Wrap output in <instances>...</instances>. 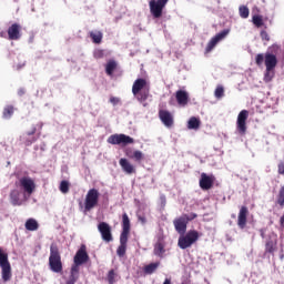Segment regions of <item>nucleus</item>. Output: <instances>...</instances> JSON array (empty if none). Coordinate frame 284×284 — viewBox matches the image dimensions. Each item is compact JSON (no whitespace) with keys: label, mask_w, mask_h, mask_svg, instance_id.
I'll return each mask as SVG.
<instances>
[{"label":"nucleus","mask_w":284,"mask_h":284,"mask_svg":"<svg viewBox=\"0 0 284 284\" xmlns=\"http://www.w3.org/2000/svg\"><path fill=\"white\" fill-rule=\"evenodd\" d=\"M34 141H37V139H32V141H29V142H27V145H32V143H34Z\"/></svg>","instance_id":"49"},{"label":"nucleus","mask_w":284,"mask_h":284,"mask_svg":"<svg viewBox=\"0 0 284 284\" xmlns=\"http://www.w3.org/2000/svg\"><path fill=\"white\" fill-rule=\"evenodd\" d=\"M126 250H128V237L120 236V245L116 250L118 256L120 257L125 256Z\"/></svg>","instance_id":"23"},{"label":"nucleus","mask_w":284,"mask_h":284,"mask_svg":"<svg viewBox=\"0 0 284 284\" xmlns=\"http://www.w3.org/2000/svg\"><path fill=\"white\" fill-rule=\"evenodd\" d=\"M89 258L87 247L82 244L73 257L74 265H83V263H88Z\"/></svg>","instance_id":"11"},{"label":"nucleus","mask_w":284,"mask_h":284,"mask_svg":"<svg viewBox=\"0 0 284 284\" xmlns=\"http://www.w3.org/2000/svg\"><path fill=\"white\" fill-rule=\"evenodd\" d=\"M274 79V70H265V74H264V81L266 83H270V81H272Z\"/></svg>","instance_id":"33"},{"label":"nucleus","mask_w":284,"mask_h":284,"mask_svg":"<svg viewBox=\"0 0 284 284\" xmlns=\"http://www.w3.org/2000/svg\"><path fill=\"white\" fill-rule=\"evenodd\" d=\"M253 23L257 27L263 26V18H261L260 16H254L253 17Z\"/></svg>","instance_id":"41"},{"label":"nucleus","mask_w":284,"mask_h":284,"mask_svg":"<svg viewBox=\"0 0 284 284\" xmlns=\"http://www.w3.org/2000/svg\"><path fill=\"white\" fill-rule=\"evenodd\" d=\"M263 61L265 62V54L263 55V53H258L255 57V63L256 65H263Z\"/></svg>","instance_id":"39"},{"label":"nucleus","mask_w":284,"mask_h":284,"mask_svg":"<svg viewBox=\"0 0 284 284\" xmlns=\"http://www.w3.org/2000/svg\"><path fill=\"white\" fill-rule=\"evenodd\" d=\"M239 10H240V17L242 19H247V17H250V9L247 7L241 6Z\"/></svg>","instance_id":"30"},{"label":"nucleus","mask_w":284,"mask_h":284,"mask_svg":"<svg viewBox=\"0 0 284 284\" xmlns=\"http://www.w3.org/2000/svg\"><path fill=\"white\" fill-rule=\"evenodd\" d=\"M197 241L199 233L196 231H189L185 235L179 237L178 245L181 250H187V247H192Z\"/></svg>","instance_id":"3"},{"label":"nucleus","mask_w":284,"mask_h":284,"mask_svg":"<svg viewBox=\"0 0 284 284\" xmlns=\"http://www.w3.org/2000/svg\"><path fill=\"white\" fill-rule=\"evenodd\" d=\"M201 128V120L199 118L192 116L187 122L189 130H199Z\"/></svg>","instance_id":"24"},{"label":"nucleus","mask_w":284,"mask_h":284,"mask_svg":"<svg viewBox=\"0 0 284 284\" xmlns=\"http://www.w3.org/2000/svg\"><path fill=\"white\" fill-rule=\"evenodd\" d=\"M138 219H139L140 223H142V225H145V223H148V220L145 219V216L140 215Z\"/></svg>","instance_id":"45"},{"label":"nucleus","mask_w":284,"mask_h":284,"mask_svg":"<svg viewBox=\"0 0 284 284\" xmlns=\"http://www.w3.org/2000/svg\"><path fill=\"white\" fill-rule=\"evenodd\" d=\"M60 192H62V194H68V192H70V183L68 181H62L60 183Z\"/></svg>","instance_id":"32"},{"label":"nucleus","mask_w":284,"mask_h":284,"mask_svg":"<svg viewBox=\"0 0 284 284\" xmlns=\"http://www.w3.org/2000/svg\"><path fill=\"white\" fill-rule=\"evenodd\" d=\"M0 267L2 270V280L4 283H8V281L12 278V267L10 266V262L2 264Z\"/></svg>","instance_id":"21"},{"label":"nucleus","mask_w":284,"mask_h":284,"mask_svg":"<svg viewBox=\"0 0 284 284\" xmlns=\"http://www.w3.org/2000/svg\"><path fill=\"white\" fill-rule=\"evenodd\" d=\"M110 103H112V105H119L121 103V99H119L116 97H111Z\"/></svg>","instance_id":"43"},{"label":"nucleus","mask_w":284,"mask_h":284,"mask_svg":"<svg viewBox=\"0 0 284 284\" xmlns=\"http://www.w3.org/2000/svg\"><path fill=\"white\" fill-rule=\"evenodd\" d=\"M26 230L29 232H36V230H39V223L34 219H29L26 222Z\"/></svg>","instance_id":"25"},{"label":"nucleus","mask_w":284,"mask_h":284,"mask_svg":"<svg viewBox=\"0 0 284 284\" xmlns=\"http://www.w3.org/2000/svg\"><path fill=\"white\" fill-rule=\"evenodd\" d=\"M247 214H250L247 206H242L237 215V225L241 230H245V225H247Z\"/></svg>","instance_id":"15"},{"label":"nucleus","mask_w":284,"mask_h":284,"mask_svg":"<svg viewBox=\"0 0 284 284\" xmlns=\"http://www.w3.org/2000/svg\"><path fill=\"white\" fill-rule=\"evenodd\" d=\"M168 1L170 0H151L149 2L150 12L154 19H161L163 17V10L168 6Z\"/></svg>","instance_id":"4"},{"label":"nucleus","mask_w":284,"mask_h":284,"mask_svg":"<svg viewBox=\"0 0 284 284\" xmlns=\"http://www.w3.org/2000/svg\"><path fill=\"white\" fill-rule=\"evenodd\" d=\"M153 252L155 256L163 258V256H165V246L161 242H159L155 244Z\"/></svg>","instance_id":"26"},{"label":"nucleus","mask_w":284,"mask_h":284,"mask_svg":"<svg viewBox=\"0 0 284 284\" xmlns=\"http://www.w3.org/2000/svg\"><path fill=\"white\" fill-rule=\"evenodd\" d=\"M278 50H281V45L273 44V45L268 47L266 52H271V54H278Z\"/></svg>","instance_id":"38"},{"label":"nucleus","mask_w":284,"mask_h":284,"mask_svg":"<svg viewBox=\"0 0 284 284\" xmlns=\"http://www.w3.org/2000/svg\"><path fill=\"white\" fill-rule=\"evenodd\" d=\"M28 199L27 194L19 190H13L10 193V201L12 205H23Z\"/></svg>","instance_id":"12"},{"label":"nucleus","mask_w":284,"mask_h":284,"mask_svg":"<svg viewBox=\"0 0 284 284\" xmlns=\"http://www.w3.org/2000/svg\"><path fill=\"white\" fill-rule=\"evenodd\" d=\"M159 265H161L159 262L145 265L143 268L144 274H154L159 270Z\"/></svg>","instance_id":"27"},{"label":"nucleus","mask_w":284,"mask_h":284,"mask_svg":"<svg viewBox=\"0 0 284 284\" xmlns=\"http://www.w3.org/2000/svg\"><path fill=\"white\" fill-rule=\"evenodd\" d=\"M277 203L280 205H284V186H282L280 190V196H278Z\"/></svg>","instance_id":"42"},{"label":"nucleus","mask_w":284,"mask_h":284,"mask_svg":"<svg viewBox=\"0 0 284 284\" xmlns=\"http://www.w3.org/2000/svg\"><path fill=\"white\" fill-rule=\"evenodd\" d=\"M160 119L166 128H172V125L174 124V118L172 116L171 112L160 111Z\"/></svg>","instance_id":"19"},{"label":"nucleus","mask_w":284,"mask_h":284,"mask_svg":"<svg viewBox=\"0 0 284 284\" xmlns=\"http://www.w3.org/2000/svg\"><path fill=\"white\" fill-rule=\"evenodd\" d=\"M120 166L122 168L123 172H125V174H135L136 173V169L134 168V165H132V163H130V161L125 158L120 159L119 161Z\"/></svg>","instance_id":"18"},{"label":"nucleus","mask_w":284,"mask_h":284,"mask_svg":"<svg viewBox=\"0 0 284 284\" xmlns=\"http://www.w3.org/2000/svg\"><path fill=\"white\" fill-rule=\"evenodd\" d=\"M212 185H214V176L202 173L200 179V187L202 190H210Z\"/></svg>","instance_id":"16"},{"label":"nucleus","mask_w":284,"mask_h":284,"mask_svg":"<svg viewBox=\"0 0 284 284\" xmlns=\"http://www.w3.org/2000/svg\"><path fill=\"white\" fill-rule=\"evenodd\" d=\"M8 34L9 39L11 41H17L21 39V26L18 23H13L9 29H8Z\"/></svg>","instance_id":"17"},{"label":"nucleus","mask_w":284,"mask_h":284,"mask_svg":"<svg viewBox=\"0 0 284 284\" xmlns=\"http://www.w3.org/2000/svg\"><path fill=\"white\" fill-rule=\"evenodd\" d=\"M8 263H10V262L8 261V254L3 253V250L0 248V267H1L2 265L8 264Z\"/></svg>","instance_id":"35"},{"label":"nucleus","mask_w":284,"mask_h":284,"mask_svg":"<svg viewBox=\"0 0 284 284\" xmlns=\"http://www.w3.org/2000/svg\"><path fill=\"white\" fill-rule=\"evenodd\" d=\"M72 274H74V272H79V265L74 264L71 268Z\"/></svg>","instance_id":"48"},{"label":"nucleus","mask_w":284,"mask_h":284,"mask_svg":"<svg viewBox=\"0 0 284 284\" xmlns=\"http://www.w3.org/2000/svg\"><path fill=\"white\" fill-rule=\"evenodd\" d=\"M264 64L266 69L274 70L276 65H278V58H276V54H273L272 52H266L264 54Z\"/></svg>","instance_id":"14"},{"label":"nucleus","mask_w":284,"mask_h":284,"mask_svg":"<svg viewBox=\"0 0 284 284\" xmlns=\"http://www.w3.org/2000/svg\"><path fill=\"white\" fill-rule=\"evenodd\" d=\"M229 34H230V29H225L222 32L217 33L215 37H213L206 45V52H212V50L216 48V44L220 41H223V39H225V37H227Z\"/></svg>","instance_id":"10"},{"label":"nucleus","mask_w":284,"mask_h":284,"mask_svg":"<svg viewBox=\"0 0 284 284\" xmlns=\"http://www.w3.org/2000/svg\"><path fill=\"white\" fill-rule=\"evenodd\" d=\"M224 94H225V89H223V87H217L215 89V92H214L215 99H223Z\"/></svg>","instance_id":"34"},{"label":"nucleus","mask_w":284,"mask_h":284,"mask_svg":"<svg viewBox=\"0 0 284 284\" xmlns=\"http://www.w3.org/2000/svg\"><path fill=\"white\" fill-rule=\"evenodd\" d=\"M37 133V128H32L31 131L27 132L28 136H32V134Z\"/></svg>","instance_id":"46"},{"label":"nucleus","mask_w":284,"mask_h":284,"mask_svg":"<svg viewBox=\"0 0 284 284\" xmlns=\"http://www.w3.org/2000/svg\"><path fill=\"white\" fill-rule=\"evenodd\" d=\"M122 233L120 236L128 237L130 234V217L128 216V213H124L122 215Z\"/></svg>","instance_id":"22"},{"label":"nucleus","mask_w":284,"mask_h":284,"mask_svg":"<svg viewBox=\"0 0 284 284\" xmlns=\"http://www.w3.org/2000/svg\"><path fill=\"white\" fill-rule=\"evenodd\" d=\"M20 94H23V91H20Z\"/></svg>","instance_id":"52"},{"label":"nucleus","mask_w":284,"mask_h":284,"mask_svg":"<svg viewBox=\"0 0 284 284\" xmlns=\"http://www.w3.org/2000/svg\"><path fill=\"white\" fill-rule=\"evenodd\" d=\"M266 252H270V254L276 252V240L266 242Z\"/></svg>","instance_id":"29"},{"label":"nucleus","mask_w":284,"mask_h":284,"mask_svg":"<svg viewBox=\"0 0 284 284\" xmlns=\"http://www.w3.org/2000/svg\"><path fill=\"white\" fill-rule=\"evenodd\" d=\"M175 99H176L179 105L184 108V105H187V101L190 99V95L187 94L186 91L180 90V91H176Z\"/></svg>","instance_id":"20"},{"label":"nucleus","mask_w":284,"mask_h":284,"mask_svg":"<svg viewBox=\"0 0 284 284\" xmlns=\"http://www.w3.org/2000/svg\"><path fill=\"white\" fill-rule=\"evenodd\" d=\"M20 190L23 191V194H27L28 199L32 195V192H34V180L28 176L21 178L20 181Z\"/></svg>","instance_id":"8"},{"label":"nucleus","mask_w":284,"mask_h":284,"mask_svg":"<svg viewBox=\"0 0 284 284\" xmlns=\"http://www.w3.org/2000/svg\"><path fill=\"white\" fill-rule=\"evenodd\" d=\"M114 70H116V62L114 60H111L106 63L105 72L109 75H112Z\"/></svg>","instance_id":"28"},{"label":"nucleus","mask_w":284,"mask_h":284,"mask_svg":"<svg viewBox=\"0 0 284 284\" xmlns=\"http://www.w3.org/2000/svg\"><path fill=\"white\" fill-rule=\"evenodd\" d=\"M13 113H14V109L12 106H7L4 108L3 116L4 119H10Z\"/></svg>","instance_id":"36"},{"label":"nucleus","mask_w":284,"mask_h":284,"mask_svg":"<svg viewBox=\"0 0 284 284\" xmlns=\"http://www.w3.org/2000/svg\"><path fill=\"white\" fill-rule=\"evenodd\" d=\"M108 143L111 145H122V148H125V145H132V143H134V139L123 133L113 134L108 138Z\"/></svg>","instance_id":"5"},{"label":"nucleus","mask_w":284,"mask_h":284,"mask_svg":"<svg viewBox=\"0 0 284 284\" xmlns=\"http://www.w3.org/2000/svg\"><path fill=\"white\" fill-rule=\"evenodd\" d=\"M94 57H97V58L103 57V51H101V50L95 51Z\"/></svg>","instance_id":"47"},{"label":"nucleus","mask_w":284,"mask_h":284,"mask_svg":"<svg viewBox=\"0 0 284 284\" xmlns=\"http://www.w3.org/2000/svg\"><path fill=\"white\" fill-rule=\"evenodd\" d=\"M280 223H281V225H283V223H284V215L281 217Z\"/></svg>","instance_id":"51"},{"label":"nucleus","mask_w":284,"mask_h":284,"mask_svg":"<svg viewBox=\"0 0 284 284\" xmlns=\"http://www.w3.org/2000/svg\"><path fill=\"white\" fill-rule=\"evenodd\" d=\"M261 39L263 41H270V34L266 33V31L261 32Z\"/></svg>","instance_id":"44"},{"label":"nucleus","mask_w":284,"mask_h":284,"mask_svg":"<svg viewBox=\"0 0 284 284\" xmlns=\"http://www.w3.org/2000/svg\"><path fill=\"white\" fill-rule=\"evenodd\" d=\"M193 217L187 215H183L180 219L174 221V226L179 234H185V230H187V222L192 221Z\"/></svg>","instance_id":"13"},{"label":"nucleus","mask_w":284,"mask_h":284,"mask_svg":"<svg viewBox=\"0 0 284 284\" xmlns=\"http://www.w3.org/2000/svg\"><path fill=\"white\" fill-rule=\"evenodd\" d=\"M49 265L51 271L55 272L57 274L63 270V264H61V255L59 254V248L55 245H51L50 247Z\"/></svg>","instance_id":"2"},{"label":"nucleus","mask_w":284,"mask_h":284,"mask_svg":"<svg viewBox=\"0 0 284 284\" xmlns=\"http://www.w3.org/2000/svg\"><path fill=\"white\" fill-rule=\"evenodd\" d=\"M91 38L93 39V43H101V40L103 39V33L101 32H91Z\"/></svg>","instance_id":"31"},{"label":"nucleus","mask_w":284,"mask_h":284,"mask_svg":"<svg viewBox=\"0 0 284 284\" xmlns=\"http://www.w3.org/2000/svg\"><path fill=\"white\" fill-rule=\"evenodd\" d=\"M98 230L101 234L102 240L105 241V243H110L113 241L112 237V227L110 226V224L105 223V222H101L98 225Z\"/></svg>","instance_id":"9"},{"label":"nucleus","mask_w":284,"mask_h":284,"mask_svg":"<svg viewBox=\"0 0 284 284\" xmlns=\"http://www.w3.org/2000/svg\"><path fill=\"white\" fill-rule=\"evenodd\" d=\"M99 203V191L97 189H91L88 191L84 201V210L90 212V210L97 207Z\"/></svg>","instance_id":"6"},{"label":"nucleus","mask_w":284,"mask_h":284,"mask_svg":"<svg viewBox=\"0 0 284 284\" xmlns=\"http://www.w3.org/2000/svg\"><path fill=\"white\" fill-rule=\"evenodd\" d=\"M131 159H134L135 161H143V152L134 151L133 156H131Z\"/></svg>","instance_id":"40"},{"label":"nucleus","mask_w":284,"mask_h":284,"mask_svg":"<svg viewBox=\"0 0 284 284\" xmlns=\"http://www.w3.org/2000/svg\"><path fill=\"white\" fill-rule=\"evenodd\" d=\"M250 116V111L242 110L237 115L236 128L239 134H245L247 132V119Z\"/></svg>","instance_id":"7"},{"label":"nucleus","mask_w":284,"mask_h":284,"mask_svg":"<svg viewBox=\"0 0 284 284\" xmlns=\"http://www.w3.org/2000/svg\"><path fill=\"white\" fill-rule=\"evenodd\" d=\"M108 282L109 284H114L116 283V273H114L113 270H111L108 274Z\"/></svg>","instance_id":"37"},{"label":"nucleus","mask_w":284,"mask_h":284,"mask_svg":"<svg viewBox=\"0 0 284 284\" xmlns=\"http://www.w3.org/2000/svg\"><path fill=\"white\" fill-rule=\"evenodd\" d=\"M132 94L140 103L148 101V97H150V83H148V80L143 78L136 79L132 85Z\"/></svg>","instance_id":"1"},{"label":"nucleus","mask_w":284,"mask_h":284,"mask_svg":"<svg viewBox=\"0 0 284 284\" xmlns=\"http://www.w3.org/2000/svg\"><path fill=\"white\" fill-rule=\"evenodd\" d=\"M163 284H172V281L170 278H166Z\"/></svg>","instance_id":"50"}]
</instances>
